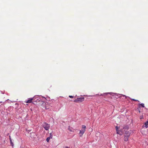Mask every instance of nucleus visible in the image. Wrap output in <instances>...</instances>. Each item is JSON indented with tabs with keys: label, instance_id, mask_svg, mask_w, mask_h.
Returning a JSON list of instances; mask_svg holds the SVG:
<instances>
[{
	"label": "nucleus",
	"instance_id": "9",
	"mask_svg": "<svg viewBox=\"0 0 148 148\" xmlns=\"http://www.w3.org/2000/svg\"><path fill=\"white\" fill-rule=\"evenodd\" d=\"M10 144H11V145L12 146H13V145H14V144H13V143L12 141V140H11V138H10Z\"/></svg>",
	"mask_w": 148,
	"mask_h": 148
},
{
	"label": "nucleus",
	"instance_id": "13",
	"mask_svg": "<svg viewBox=\"0 0 148 148\" xmlns=\"http://www.w3.org/2000/svg\"><path fill=\"white\" fill-rule=\"evenodd\" d=\"M69 97L70 98H72L73 97L72 96L70 95L69 96Z\"/></svg>",
	"mask_w": 148,
	"mask_h": 148
},
{
	"label": "nucleus",
	"instance_id": "3",
	"mask_svg": "<svg viewBox=\"0 0 148 148\" xmlns=\"http://www.w3.org/2000/svg\"><path fill=\"white\" fill-rule=\"evenodd\" d=\"M84 97L77 98L74 100V102H82L84 100Z\"/></svg>",
	"mask_w": 148,
	"mask_h": 148
},
{
	"label": "nucleus",
	"instance_id": "7",
	"mask_svg": "<svg viewBox=\"0 0 148 148\" xmlns=\"http://www.w3.org/2000/svg\"><path fill=\"white\" fill-rule=\"evenodd\" d=\"M143 127H145L146 128L148 127V121H146Z\"/></svg>",
	"mask_w": 148,
	"mask_h": 148
},
{
	"label": "nucleus",
	"instance_id": "12",
	"mask_svg": "<svg viewBox=\"0 0 148 148\" xmlns=\"http://www.w3.org/2000/svg\"><path fill=\"white\" fill-rule=\"evenodd\" d=\"M131 99L132 100H133V101H138V102H139V101H138V100H136V99Z\"/></svg>",
	"mask_w": 148,
	"mask_h": 148
},
{
	"label": "nucleus",
	"instance_id": "4",
	"mask_svg": "<svg viewBox=\"0 0 148 148\" xmlns=\"http://www.w3.org/2000/svg\"><path fill=\"white\" fill-rule=\"evenodd\" d=\"M119 128L118 127H116V131L117 134L120 135H122L123 134V131L121 129L120 130H118Z\"/></svg>",
	"mask_w": 148,
	"mask_h": 148
},
{
	"label": "nucleus",
	"instance_id": "18",
	"mask_svg": "<svg viewBox=\"0 0 148 148\" xmlns=\"http://www.w3.org/2000/svg\"><path fill=\"white\" fill-rule=\"evenodd\" d=\"M2 103V101H0V103Z\"/></svg>",
	"mask_w": 148,
	"mask_h": 148
},
{
	"label": "nucleus",
	"instance_id": "6",
	"mask_svg": "<svg viewBox=\"0 0 148 148\" xmlns=\"http://www.w3.org/2000/svg\"><path fill=\"white\" fill-rule=\"evenodd\" d=\"M33 100V98H29L27 101L26 102L27 103H30L32 102Z\"/></svg>",
	"mask_w": 148,
	"mask_h": 148
},
{
	"label": "nucleus",
	"instance_id": "8",
	"mask_svg": "<svg viewBox=\"0 0 148 148\" xmlns=\"http://www.w3.org/2000/svg\"><path fill=\"white\" fill-rule=\"evenodd\" d=\"M138 107L139 108H140L141 107H144V104L143 103H139L138 105Z\"/></svg>",
	"mask_w": 148,
	"mask_h": 148
},
{
	"label": "nucleus",
	"instance_id": "2",
	"mask_svg": "<svg viewBox=\"0 0 148 148\" xmlns=\"http://www.w3.org/2000/svg\"><path fill=\"white\" fill-rule=\"evenodd\" d=\"M42 126L46 130H48L50 128V125L46 122L43 123L42 124Z\"/></svg>",
	"mask_w": 148,
	"mask_h": 148
},
{
	"label": "nucleus",
	"instance_id": "19",
	"mask_svg": "<svg viewBox=\"0 0 148 148\" xmlns=\"http://www.w3.org/2000/svg\"><path fill=\"white\" fill-rule=\"evenodd\" d=\"M139 112H140V110H139Z\"/></svg>",
	"mask_w": 148,
	"mask_h": 148
},
{
	"label": "nucleus",
	"instance_id": "1",
	"mask_svg": "<svg viewBox=\"0 0 148 148\" xmlns=\"http://www.w3.org/2000/svg\"><path fill=\"white\" fill-rule=\"evenodd\" d=\"M86 126L84 125H83L82 126V129L79 132V136L80 137H82V136L83 134L85 132L86 129Z\"/></svg>",
	"mask_w": 148,
	"mask_h": 148
},
{
	"label": "nucleus",
	"instance_id": "10",
	"mask_svg": "<svg viewBox=\"0 0 148 148\" xmlns=\"http://www.w3.org/2000/svg\"><path fill=\"white\" fill-rule=\"evenodd\" d=\"M68 129V130H69L70 132H73L74 131L73 130H73V128L72 127L70 128L69 126V128Z\"/></svg>",
	"mask_w": 148,
	"mask_h": 148
},
{
	"label": "nucleus",
	"instance_id": "17",
	"mask_svg": "<svg viewBox=\"0 0 148 148\" xmlns=\"http://www.w3.org/2000/svg\"><path fill=\"white\" fill-rule=\"evenodd\" d=\"M110 93L108 92L107 93V94H109Z\"/></svg>",
	"mask_w": 148,
	"mask_h": 148
},
{
	"label": "nucleus",
	"instance_id": "5",
	"mask_svg": "<svg viewBox=\"0 0 148 148\" xmlns=\"http://www.w3.org/2000/svg\"><path fill=\"white\" fill-rule=\"evenodd\" d=\"M130 136V134H129L125 136L124 141H127L128 140Z\"/></svg>",
	"mask_w": 148,
	"mask_h": 148
},
{
	"label": "nucleus",
	"instance_id": "15",
	"mask_svg": "<svg viewBox=\"0 0 148 148\" xmlns=\"http://www.w3.org/2000/svg\"><path fill=\"white\" fill-rule=\"evenodd\" d=\"M140 119H143V116H140Z\"/></svg>",
	"mask_w": 148,
	"mask_h": 148
},
{
	"label": "nucleus",
	"instance_id": "14",
	"mask_svg": "<svg viewBox=\"0 0 148 148\" xmlns=\"http://www.w3.org/2000/svg\"><path fill=\"white\" fill-rule=\"evenodd\" d=\"M50 137L51 138H52V135H51V133L50 134Z\"/></svg>",
	"mask_w": 148,
	"mask_h": 148
},
{
	"label": "nucleus",
	"instance_id": "11",
	"mask_svg": "<svg viewBox=\"0 0 148 148\" xmlns=\"http://www.w3.org/2000/svg\"><path fill=\"white\" fill-rule=\"evenodd\" d=\"M51 138L50 137H47L46 139V141L47 142H48L50 140Z\"/></svg>",
	"mask_w": 148,
	"mask_h": 148
},
{
	"label": "nucleus",
	"instance_id": "16",
	"mask_svg": "<svg viewBox=\"0 0 148 148\" xmlns=\"http://www.w3.org/2000/svg\"><path fill=\"white\" fill-rule=\"evenodd\" d=\"M64 148H69V147H66Z\"/></svg>",
	"mask_w": 148,
	"mask_h": 148
}]
</instances>
